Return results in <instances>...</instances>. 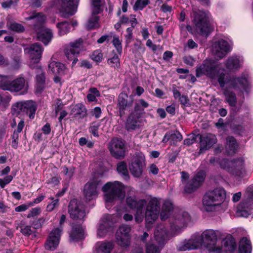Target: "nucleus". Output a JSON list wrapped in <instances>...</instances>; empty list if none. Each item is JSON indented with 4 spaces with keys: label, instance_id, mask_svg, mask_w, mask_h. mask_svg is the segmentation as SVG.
<instances>
[{
    "label": "nucleus",
    "instance_id": "nucleus-1",
    "mask_svg": "<svg viewBox=\"0 0 253 253\" xmlns=\"http://www.w3.org/2000/svg\"><path fill=\"white\" fill-rule=\"evenodd\" d=\"M196 72L197 77L205 75L212 80H216L222 88L224 87L225 84L229 81L235 88L242 87L246 89L248 84V80L245 77L232 78L229 80L225 73L224 69L218 68L217 66L208 61H204L202 65L198 67Z\"/></svg>",
    "mask_w": 253,
    "mask_h": 253
},
{
    "label": "nucleus",
    "instance_id": "nucleus-2",
    "mask_svg": "<svg viewBox=\"0 0 253 253\" xmlns=\"http://www.w3.org/2000/svg\"><path fill=\"white\" fill-rule=\"evenodd\" d=\"M209 13L197 9L192 8L191 16L193 18L195 30L202 36H207L212 31L209 23Z\"/></svg>",
    "mask_w": 253,
    "mask_h": 253
},
{
    "label": "nucleus",
    "instance_id": "nucleus-3",
    "mask_svg": "<svg viewBox=\"0 0 253 253\" xmlns=\"http://www.w3.org/2000/svg\"><path fill=\"white\" fill-rule=\"evenodd\" d=\"M102 191L105 193V200L107 203L123 200L126 196L125 186L118 181L108 182L102 187Z\"/></svg>",
    "mask_w": 253,
    "mask_h": 253
},
{
    "label": "nucleus",
    "instance_id": "nucleus-4",
    "mask_svg": "<svg viewBox=\"0 0 253 253\" xmlns=\"http://www.w3.org/2000/svg\"><path fill=\"white\" fill-rule=\"evenodd\" d=\"M225 198V192L222 188H217L207 192L203 198L204 208L207 211H212L220 205Z\"/></svg>",
    "mask_w": 253,
    "mask_h": 253
},
{
    "label": "nucleus",
    "instance_id": "nucleus-5",
    "mask_svg": "<svg viewBox=\"0 0 253 253\" xmlns=\"http://www.w3.org/2000/svg\"><path fill=\"white\" fill-rule=\"evenodd\" d=\"M161 203V199L157 197H151L146 201L144 215L147 224L153 223L158 218Z\"/></svg>",
    "mask_w": 253,
    "mask_h": 253
},
{
    "label": "nucleus",
    "instance_id": "nucleus-6",
    "mask_svg": "<svg viewBox=\"0 0 253 253\" xmlns=\"http://www.w3.org/2000/svg\"><path fill=\"white\" fill-rule=\"evenodd\" d=\"M220 167L233 175L240 176L244 172V161L241 158L229 161L224 159L219 162Z\"/></svg>",
    "mask_w": 253,
    "mask_h": 253
},
{
    "label": "nucleus",
    "instance_id": "nucleus-7",
    "mask_svg": "<svg viewBox=\"0 0 253 253\" xmlns=\"http://www.w3.org/2000/svg\"><path fill=\"white\" fill-rule=\"evenodd\" d=\"M126 203L130 209L136 210L135 214L136 222H142L144 218V208L146 204V200H137L135 196H128L126 199Z\"/></svg>",
    "mask_w": 253,
    "mask_h": 253
},
{
    "label": "nucleus",
    "instance_id": "nucleus-8",
    "mask_svg": "<svg viewBox=\"0 0 253 253\" xmlns=\"http://www.w3.org/2000/svg\"><path fill=\"white\" fill-rule=\"evenodd\" d=\"M218 231L213 230H207L202 233L204 240V247L210 252L220 253L221 249L216 244Z\"/></svg>",
    "mask_w": 253,
    "mask_h": 253
},
{
    "label": "nucleus",
    "instance_id": "nucleus-9",
    "mask_svg": "<svg viewBox=\"0 0 253 253\" xmlns=\"http://www.w3.org/2000/svg\"><path fill=\"white\" fill-rule=\"evenodd\" d=\"M43 48L38 43H35L24 48V52L29 55L30 62L29 66L31 68H34L39 63Z\"/></svg>",
    "mask_w": 253,
    "mask_h": 253
},
{
    "label": "nucleus",
    "instance_id": "nucleus-10",
    "mask_svg": "<svg viewBox=\"0 0 253 253\" xmlns=\"http://www.w3.org/2000/svg\"><path fill=\"white\" fill-rule=\"evenodd\" d=\"M12 109L15 114H19L22 112L25 113L29 115L30 119H33L37 110V105L35 102L31 100L20 102L13 105Z\"/></svg>",
    "mask_w": 253,
    "mask_h": 253
},
{
    "label": "nucleus",
    "instance_id": "nucleus-11",
    "mask_svg": "<svg viewBox=\"0 0 253 253\" xmlns=\"http://www.w3.org/2000/svg\"><path fill=\"white\" fill-rule=\"evenodd\" d=\"M170 228L176 232L179 231L189 221V215L186 211L174 213L169 219Z\"/></svg>",
    "mask_w": 253,
    "mask_h": 253
},
{
    "label": "nucleus",
    "instance_id": "nucleus-12",
    "mask_svg": "<svg viewBox=\"0 0 253 253\" xmlns=\"http://www.w3.org/2000/svg\"><path fill=\"white\" fill-rule=\"evenodd\" d=\"M79 0H60L59 1V10L61 17L68 18L74 15L77 11Z\"/></svg>",
    "mask_w": 253,
    "mask_h": 253
},
{
    "label": "nucleus",
    "instance_id": "nucleus-13",
    "mask_svg": "<svg viewBox=\"0 0 253 253\" xmlns=\"http://www.w3.org/2000/svg\"><path fill=\"white\" fill-rule=\"evenodd\" d=\"M145 167L144 156L142 154H136L133 158L131 163L129 165V169L130 173L134 177L140 178Z\"/></svg>",
    "mask_w": 253,
    "mask_h": 253
},
{
    "label": "nucleus",
    "instance_id": "nucleus-14",
    "mask_svg": "<svg viewBox=\"0 0 253 253\" xmlns=\"http://www.w3.org/2000/svg\"><path fill=\"white\" fill-rule=\"evenodd\" d=\"M230 50L231 46L228 42L222 39L214 42L211 47L212 54L217 60L223 58Z\"/></svg>",
    "mask_w": 253,
    "mask_h": 253
},
{
    "label": "nucleus",
    "instance_id": "nucleus-15",
    "mask_svg": "<svg viewBox=\"0 0 253 253\" xmlns=\"http://www.w3.org/2000/svg\"><path fill=\"white\" fill-rule=\"evenodd\" d=\"M253 208V188L248 189V198L240 203L237 207V216L247 217L250 214L249 210Z\"/></svg>",
    "mask_w": 253,
    "mask_h": 253
},
{
    "label": "nucleus",
    "instance_id": "nucleus-16",
    "mask_svg": "<svg viewBox=\"0 0 253 253\" xmlns=\"http://www.w3.org/2000/svg\"><path fill=\"white\" fill-rule=\"evenodd\" d=\"M131 227L126 225L120 226L116 233V240L118 245L122 247H127L130 243V235L129 234Z\"/></svg>",
    "mask_w": 253,
    "mask_h": 253
},
{
    "label": "nucleus",
    "instance_id": "nucleus-17",
    "mask_svg": "<svg viewBox=\"0 0 253 253\" xmlns=\"http://www.w3.org/2000/svg\"><path fill=\"white\" fill-rule=\"evenodd\" d=\"M11 78L8 76L6 85H4V90L11 92H18L23 90L27 91L28 88V82L22 77H19L11 81Z\"/></svg>",
    "mask_w": 253,
    "mask_h": 253
},
{
    "label": "nucleus",
    "instance_id": "nucleus-18",
    "mask_svg": "<svg viewBox=\"0 0 253 253\" xmlns=\"http://www.w3.org/2000/svg\"><path fill=\"white\" fill-rule=\"evenodd\" d=\"M125 144L122 139L113 138L109 143V149L112 156L118 159L125 157Z\"/></svg>",
    "mask_w": 253,
    "mask_h": 253
},
{
    "label": "nucleus",
    "instance_id": "nucleus-19",
    "mask_svg": "<svg viewBox=\"0 0 253 253\" xmlns=\"http://www.w3.org/2000/svg\"><path fill=\"white\" fill-rule=\"evenodd\" d=\"M102 182L98 180H93L88 182L84 186V194L87 201H90L97 197L98 189L100 187Z\"/></svg>",
    "mask_w": 253,
    "mask_h": 253
},
{
    "label": "nucleus",
    "instance_id": "nucleus-20",
    "mask_svg": "<svg viewBox=\"0 0 253 253\" xmlns=\"http://www.w3.org/2000/svg\"><path fill=\"white\" fill-rule=\"evenodd\" d=\"M206 172L204 170L198 171L193 178L188 182L184 188L186 193H191L195 191L205 181Z\"/></svg>",
    "mask_w": 253,
    "mask_h": 253
},
{
    "label": "nucleus",
    "instance_id": "nucleus-21",
    "mask_svg": "<svg viewBox=\"0 0 253 253\" xmlns=\"http://www.w3.org/2000/svg\"><path fill=\"white\" fill-rule=\"evenodd\" d=\"M197 136L200 139V153L209 150L217 142L215 135L211 133L203 135L198 134Z\"/></svg>",
    "mask_w": 253,
    "mask_h": 253
},
{
    "label": "nucleus",
    "instance_id": "nucleus-22",
    "mask_svg": "<svg viewBox=\"0 0 253 253\" xmlns=\"http://www.w3.org/2000/svg\"><path fill=\"white\" fill-rule=\"evenodd\" d=\"M61 232V228H56L49 233L45 243V248L46 250L53 251L57 248L59 243Z\"/></svg>",
    "mask_w": 253,
    "mask_h": 253
},
{
    "label": "nucleus",
    "instance_id": "nucleus-23",
    "mask_svg": "<svg viewBox=\"0 0 253 253\" xmlns=\"http://www.w3.org/2000/svg\"><path fill=\"white\" fill-rule=\"evenodd\" d=\"M83 44V40L79 38L76 41L71 42L67 45L64 49V53L66 57L72 59L76 54H79L81 48Z\"/></svg>",
    "mask_w": 253,
    "mask_h": 253
},
{
    "label": "nucleus",
    "instance_id": "nucleus-24",
    "mask_svg": "<svg viewBox=\"0 0 253 253\" xmlns=\"http://www.w3.org/2000/svg\"><path fill=\"white\" fill-rule=\"evenodd\" d=\"M133 103V98L131 96H128L125 92H122L118 99V106L120 115H123L125 110L129 109Z\"/></svg>",
    "mask_w": 253,
    "mask_h": 253
},
{
    "label": "nucleus",
    "instance_id": "nucleus-25",
    "mask_svg": "<svg viewBox=\"0 0 253 253\" xmlns=\"http://www.w3.org/2000/svg\"><path fill=\"white\" fill-rule=\"evenodd\" d=\"M76 200H72L69 205L68 211L71 218L73 219H82L85 216V212Z\"/></svg>",
    "mask_w": 253,
    "mask_h": 253
},
{
    "label": "nucleus",
    "instance_id": "nucleus-26",
    "mask_svg": "<svg viewBox=\"0 0 253 253\" xmlns=\"http://www.w3.org/2000/svg\"><path fill=\"white\" fill-rule=\"evenodd\" d=\"M112 219V215H107L105 216L101 220L97 232V234L99 236H104L107 232L111 229L113 224V221Z\"/></svg>",
    "mask_w": 253,
    "mask_h": 253
},
{
    "label": "nucleus",
    "instance_id": "nucleus-27",
    "mask_svg": "<svg viewBox=\"0 0 253 253\" xmlns=\"http://www.w3.org/2000/svg\"><path fill=\"white\" fill-rule=\"evenodd\" d=\"M156 240L160 245H163L169 239L168 233L164 225H159L154 233Z\"/></svg>",
    "mask_w": 253,
    "mask_h": 253
},
{
    "label": "nucleus",
    "instance_id": "nucleus-28",
    "mask_svg": "<svg viewBox=\"0 0 253 253\" xmlns=\"http://www.w3.org/2000/svg\"><path fill=\"white\" fill-rule=\"evenodd\" d=\"M37 73V82L38 84L37 85L36 91L37 92L41 93L44 88V84L45 82V77L44 73L41 66L38 65H36L35 68Z\"/></svg>",
    "mask_w": 253,
    "mask_h": 253
},
{
    "label": "nucleus",
    "instance_id": "nucleus-29",
    "mask_svg": "<svg viewBox=\"0 0 253 253\" xmlns=\"http://www.w3.org/2000/svg\"><path fill=\"white\" fill-rule=\"evenodd\" d=\"M182 139V136L180 133L177 131L168 132L165 135L162 141L166 143L169 142L170 145H176L178 142H180Z\"/></svg>",
    "mask_w": 253,
    "mask_h": 253
},
{
    "label": "nucleus",
    "instance_id": "nucleus-30",
    "mask_svg": "<svg viewBox=\"0 0 253 253\" xmlns=\"http://www.w3.org/2000/svg\"><path fill=\"white\" fill-rule=\"evenodd\" d=\"M242 60L239 57L233 56L227 59L225 65L229 71H233L240 68L242 66Z\"/></svg>",
    "mask_w": 253,
    "mask_h": 253
},
{
    "label": "nucleus",
    "instance_id": "nucleus-31",
    "mask_svg": "<svg viewBox=\"0 0 253 253\" xmlns=\"http://www.w3.org/2000/svg\"><path fill=\"white\" fill-rule=\"evenodd\" d=\"M139 118L140 116H136L134 113H131L126 120V128L128 131H131L138 128Z\"/></svg>",
    "mask_w": 253,
    "mask_h": 253
},
{
    "label": "nucleus",
    "instance_id": "nucleus-32",
    "mask_svg": "<svg viewBox=\"0 0 253 253\" xmlns=\"http://www.w3.org/2000/svg\"><path fill=\"white\" fill-rule=\"evenodd\" d=\"M65 69V65L60 62L51 61L48 65V72L55 75H63Z\"/></svg>",
    "mask_w": 253,
    "mask_h": 253
},
{
    "label": "nucleus",
    "instance_id": "nucleus-33",
    "mask_svg": "<svg viewBox=\"0 0 253 253\" xmlns=\"http://www.w3.org/2000/svg\"><path fill=\"white\" fill-rule=\"evenodd\" d=\"M114 247L113 242L98 243L96 245L94 253H110Z\"/></svg>",
    "mask_w": 253,
    "mask_h": 253
},
{
    "label": "nucleus",
    "instance_id": "nucleus-34",
    "mask_svg": "<svg viewBox=\"0 0 253 253\" xmlns=\"http://www.w3.org/2000/svg\"><path fill=\"white\" fill-rule=\"evenodd\" d=\"M70 240L73 241L82 240L84 238V231L81 225H74L70 234Z\"/></svg>",
    "mask_w": 253,
    "mask_h": 253
},
{
    "label": "nucleus",
    "instance_id": "nucleus-35",
    "mask_svg": "<svg viewBox=\"0 0 253 253\" xmlns=\"http://www.w3.org/2000/svg\"><path fill=\"white\" fill-rule=\"evenodd\" d=\"M52 37V33L50 29L42 28L38 33V39L45 45H47L50 41Z\"/></svg>",
    "mask_w": 253,
    "mask_h": 253
},
{
    "label": "nucleus",
    "instance_id": "nucleus-36",
    "mask_svg": "<svg viewBox=\"0 0 253 253\" xmlns=\"http://www.w3.org/2000/svg\"><path fill=\"white\" fill-rule=\"evenodd\" d=\"M71 113L75 117L83 118L86 115V109L84 105L79 103L72 106Z\"/></svg>",
    "mask_w": 253,
    "mask_h": 253
},
{
    "label": "nucleus",
    "instance_id": "nucleus-37",
    "mask_svg": "<svg viewBox=\"0 0 253 253\" xmlns=\"http://www.w3.org/2000/svg\"><path fill=\"white\" fill-rule=\"evenodd\" d=\"M222 248L226 252H232L236 248L235 240L232 237L225 238L222 241Z\"/></svg>",
    "mask_w": 253,
    "mask_h": 253
},
{
    "label": "nucleus",
    "instance_id": "nucleus-38",
    "mask_svg": "<svg viewBox=\"0 0 253 253\" xmlns=\"http://www.w3.org/2000/svg\"><path fill=\"white\" fill-rule=\"evenodd\" d=\"M237 144L235 138L229 136L226 138V151L229 155L234 154L237 150Z\"/></svg>",
    "mask_w": 253,
    "mask_h": 253
},
{
    "label": "nucleus",
    "instance_id": "nucleus-39",
    "mask_svg": "<svg viewBox=\"0 0 253 253\" xmlns=\"http://www.w3.org/2000/svg\"><path fill=\"white\" fill-rule=\"evenodd\" d=\"M172 209V204L169 201H166L163 205L162 210L160 213L161 219L165 220L169 218Z\"/></svg>",
    "mask_w": 253,
    "mask_h": 253
},
{
    "label": "nucleus",
    "instance_id": "nucleus-40",
    "mask_svg": "<svg viewBox=\"0 0 253 253\" xmlns=\"http://www.w3.org/2000/svg\"><path fill=\"white\" fill-rule=\"evenodd\" d=\"M251 250L250 241L246 237L243 238L240 242L239 253H251Z\"/></svg>",
    "mask_w": 253,
    "mask_h": 253
},
{
    "label": "nucleus",
    "instance_id": "nucleus-41",
    "mask_svg": "<svg viewBox=\"0 0 253 253\" xmlns=\"http://www.w3.org/2000/svg\"><path fill=\"white\" fill-rule=\"evenodd\" d=\"M20 229V232L24 235L29 236L32 233L31 226L27 224L24 220L21 221L17 224L16 229Z\"/></svg>",
    "mask_w": 253,
    "mask_h": 253
},
{
    "label": "nucleus",
    "instance_id": "nucleus-42",
    "mask_svg": "<svg viewBox=\"0 0 253 253\" xmlns=\"http://www.w3.org/2000/svg\"><path fill=\"white\" fill-rule=\"evenodd\" d=\"M97 14H93L92 13L91 17L89 18L86 24V28L87 30H90L98 28L99 27L98 21L99 19Z\"/></svg>",
    "mask_w": 253,
    "mask_h": 253
},
{
    "label": "nucleus",
    "instance_id": "nucleus-43",
    "mask_svg": "<svg viewBox=\"0 0 253 253\" xmlns=\"http://www.w3.org/2000/svg\"><path fill=\"white\" fill-rule=\"evenodd\" d=\"M117 170L123 176L124 178L126 180L129 179V176L127 169L126 164L125 162H121L118 164Z\"/></svg>",
    "mask_w": 253,
    "mask_h": 253
},
{
    "label": "nucleus",
    "instance_id": "nucleus-44",
    "mask_svg": "<svg viewBox=\"0 0 253 253\" xmlns=\"http://www.w3.org/2000/svg\"><path fill=\"white\" fill-rule=\"evenodd\" d=\"M202 234L201 235H194L190 239L192 243V248L196 249L201 246L204 247V240Z\"/></svg>",
    "mask_w": 253,
    "mask_h": 253
},
{
    "label": "nucleus",
    "instance_id": "nucleus-45",
    "mask_svg": "<svg viewBox=\"0 0 253 253\" xmlns=\"http://www.w3.org/2000/svg\"><path fill=\"white\" fill-rule=\"evenodd\" d=\"M57 27L58 29V34L60 36H63L67 34L69 32L70 30V24L66 21L58 23L57 24Z\"/></svg>",
    "mask_w": 253,
    "mask_h": 253
},
{
    "label": "nucleus",
    "instance_id": "nucleus-46",
    "mask_svg": "<svg viewBox=\"0 0 253 253\" xmlns=\"http://www.w3.org/2000/svg\"><path fill=\"white\" fill-rule=\"evenodd\" d=\"M7 27L9 30L16 33H22L25 30V28L22 25L16 22L7 23Z\"/></svg>",
    "mask_w": 253,
    "mask_h": 253
},
{
    "label": "nucleus",
    "instance_id": "nucleus-47",
    "mask_svg": "<svg viewBox=\"0 0 253 253\" xmlns=\"http://www.w3.org/2000/svg\"><path fill=\"white\" fill-rule=\"evenodd\" d=\"M226 101L231 106H235L237 102V99L235 94L231 91H226L225 93Z\"/></svg>",
    "mask_w": 253,
    "mask_h": 253
},
{
    "label": "nucleus",
    "instance_id": "nucleus-48",
    "mask_svg": "<svg viewBox=\"0 0 253 253\" xmlns=\"http://www.w3.org/2000/svg\"><path fill=\"white\" fill-rule=\"evenodd\" d=\"M162 247L154 244H147L146 253H160Z\"/></svg>",
    "mask_w": 253,
    "mask_h": 253
},
{
    "label": "nucleus",
    "instance_id": "nucleus-49",
    "mask_svg": "<svg viewBox=\"0 0 253 253\" xmlns=\"http://www.w3.org/2000/svg\"><path fill=\"white\" fill-rule=\"evenodd\" d=\"M107 63L111 67L115 69L119 68L120 66V59L117 55H114L112 58H109Z\"/></svg>",
    "mask_w": 253,
    "mask_h": 253
},
{
    "label": "nucleus",
    "instance_id": "nucleus-50",
    "mask_svg": "<svg viewBox=\"0 0 253 253\" xmlns=\"http://www.w3.org/2000/svg\"><path fill=\"white\" fill-rule=\"evenodd\" d=\"M92 13L93 14H98L101 12V0H91Z\"/></svg>",
    "mask_w": 253,
    "mask_h": 253
},
{
    "label": "nucleus",
    "instance_id": "nucleus-51",
    "mask_svg": "<svg viewBox=\"0 0 253 253\" xmlns=\"http://www.w3.org/2000/svg\"><path fill=\"white\" fill-rule=\"evenodd\" d=\"M112 42L117 52L121 54L122 52V41L120 40L118 36H113Z\"/></svg>",
    "mask_w": 253,
    "mask_h": 253
},
{
    "label": "nucleus",
    "instance_id": "nucleus-52",
    "mask_svg": "<svg viewBox=\"0 0 253 253\" xmlns=\"http://www.w3.org/2000/svg\"><path fill=\"white\" fill-rule=\"evenodd\" d=\"M149 3V0H143L140 1H136L133 6V9L135 11L137 10H142Z\"/></svg>",
    "mask_w": 253,
    "mask_h": 253
},
{
    "label": "nucleus",
    "instance_id": "nucleus-53",
    "mask_svg": "<svg viewBox=\"0 0 253 253\" xmlns=\"http://www.w3.org/2000/svg\"><path fill=\"white\" fill-rule=\"evenodd\" d=\"M21 52V50H19L17 54L12 55L13 65L15 68H18L20 67L21 62V57L20 55Z\"/></svg>",
    "mask_w": 253,
    "mask_h": 253
},
{
    "label": "nucleus",
    "instance_id": "nucleus-54",
    "mask_svg": "<svg viewBox=\"0 0 253 253\" xmlns=\"http://www.w3.org/2000/svg\"><path fill=\"white\" fill-rule=\"evenodd\" d=\"M50 199L52 201L49 203L46 207L47 210L49 211H52L56 207H58L59 205L58 199H54L53 197H50Z\"/></svg>",
    "mask_w": 253,
    "mask_h": 253
},
{
    "label": "nucleus",
    "instance_id": "nucleus-55",
    "mask_svg": "<svg viewBox=\"0 0 253 253\" xmlns=\"http://www.w3.org/2000/svg\"><path fill=\"white\" fill-rule=\"evenodd\" d=\"M13 178V177L11 175H7L4 178H0V187L3 188L12 180Z\"/></svg>",
    "mask_w": 253,
    "mask_h": 253
},
{
    "label": "nucleus",
    "instance_id": "nucleus-56",
    "mask_svg": "<svg viewBox=\"0 0 253 253\" xmlns=\"http://www.w3.org/2000/svg\"><path fill=\"white\" fill-rule=\"evenodd\" d=\"M100 125L97 123H93L89 127V131L95 137H98V130Z\"/></svg>",
    "mask_w": 253,
    "mask_h": 253
},
{
    "label": "nucleus",
    "instance_id": "nucleus-57",
    "mask_svg": "<svg viewBox=\"0 0 253 253\" xmlns=\"http://www.w3.org/2000/svg\"><path fill=\"white\" fill-rule=\"evenodd\" d=\"M102 53L99 50L94 51L91 55L92 59L96 62H100L102 59Z\"/></svg>",
    "mask_w": 253,
    "mask_h": 253
},
{
    "label": "nucleus",
    "instance_id": "nucleus-58",
    "mask_svg": "<svg viewBox=\"0 0 253 253\" xmlns=\"http://www.w3.org/2000/svg\"><path fill=\"white\" fill-rule=\"evenodd\" d=\"M192 243L191 240H189L187 242H185L183 244L181 245L179 247L180 251H185L187 250H194V248H192Z\"/></svg>",
    "mask_w": 253,
    "mask_h": 253
},
{
    "label": "nucleus",
    "instance_id": "nucleus-59",
    "mask_svg": "<svg viewBox=\"0 0 253 253\" xmlns=\"http://www.w3.org/2000/svg\"><path fill=\"white\" fill-rule=\"evenodd\" d=\"M10 99L8 97H3L0 94V107L5 109L9 105Z\"/></svg>",
    "mask_w": 253,
    "mask_h": 253
},
{
    "label": "nucleus",
    "instance_id": "nucleus-60",
    "mask_svg": "<svg viewBox=\"0 0 253 253\" xmlns=\"http://www.w3.org/2000/svg\"><path fill=\"white\" fill-rule=\"evenodd\" d=\"M144 113V108L141 106L138 102L136 103L134 106V111L132 113H134L136 116H140V118L141 115Z\"/></svg>",
    "mask_w": 253,
    "mask_h": 253
},
{
    "label": "nucleus",
    "instance_id": "nucleus-61",
    "mask_svg": "<svg viewBox=\"0 0 253 253\" xmlns=\"http://www.w3.org/2000/svg\"><path fill=\"white\" fill-rule=\"evenodd\" d=\"M133 28L129 27L127 28L126 30V34L125 35V37L126 39V42L127 43H129L131 42V40L132 38V30Z\"/></svg>",
    "mask_w": 253,
    "mask_h": 253
},
{
    "label": "nucleus",
    "instance_id": "nucleus-62",
    "mask_svg": "<svg viewBox=\"0 0 253 253\" xmlns=\"http://www.w3.org/2000/svg\"><path fill=\"white\" fill-rule=\"evenodd\" d=\"M183 61L186 64L192 66L194 65L195 60L192 56H186L183 58Z\"/></svg>",
    "mask_w": 253,
    "mask_h": 253
},
{
    "label": "nucleus",
    "instance_id": "nucleus-63",
    "mask_svg": "<svg viewBox=\"0 0 253 253\" xmlns=\"http://www.w3.org/2000/svg\"><path fill=\"white\" fill-rule=\"evenodd\" d=\"M197 136L192 135L190 136L188 138L184 140V144L189 146L196 141V139Z\"/></svg>",
    "mask_w": 253,
    "mask_h": 253
},
{
    "label": "nucleus",
    "instance_id": "nucleus-64",
    "mask_svg": "<svg viewBox=\"0 0 253 253\" xmlns=\"http://www.w3.org/2000/svg\"><path fill=\"white\" fill-rule=\"evenodd\" d=\"M146 46L151 48L153 51H156L158 49L161 48L160 45H157L153 43L150 40H148L146 43Z\"/></svg>",
    "mask_w": 253,
    "mask_h": 253
}]
</instances>
